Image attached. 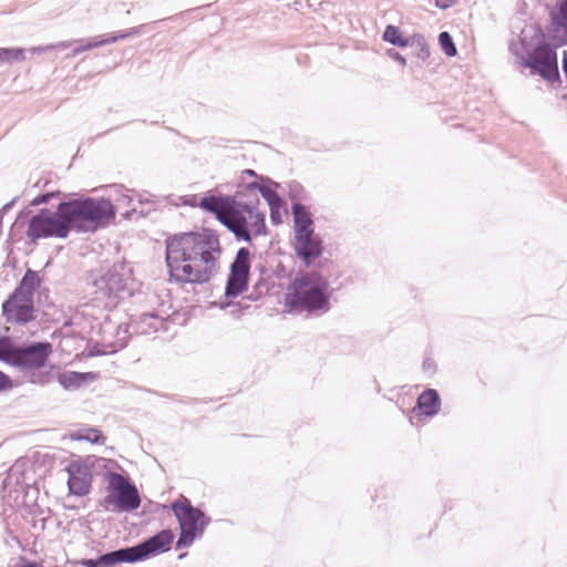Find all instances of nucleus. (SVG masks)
I'll list each match as a JSON object with an SVG mask.
<instances>
[{
  "label": "nucleus",
  "mask_w": 567,
  "mask_h": 567,
  "mask_svg": "<svg viewBox=\"0 0 567 567\" xmlns=\"http://www.w3.org/2000/svg\"><path fill=\"white\" fill-rule=\"evenodd\" d=\"M165 260L172 281L192 285L208 282L217 271L221 247L217 233L200 228L168 236Z\"/></svg>",
  "instance_id": "f257e3e1"
},
{
  "label": "nucleus",
  "mask_w": 567,
  "mask_h": 567,
  "mask_svg": "<svg viewBox=\"0 0 567 567\" xmlns=\"http://www.w3.org/2000/svg\"><path fill=\"white\" fill-rule=\"evenodd\" d=\"M542 39L532 50L526 48L525 39L512 41L509 51L517 62L529 69L532 75L555 82L559 80L557 48L567 44V0H559L550 11V24L546 35L540 31Z\"/></svg>",
  "instance_id": "f03ea898"
},
{
  "label": "nucleus",
  "mask_w": 567,
  "mask_h": 567,
  "mask_svg": "<svg viewBox=\"0 0 567 567\" xmlns=\"http://www.w3.org/2000/svg\"><path fill=\"white\" fill-rule=\"evenodd\" d=\"M331 297L332 289L322 275L299 272L287 287L284 305L289 315L320 317L330 311Z\"/></svg>",
  "instance_id": "7ed1b4c3"
},
{
  "label": "nucleus",
  "mask_w": 567,
  "mask_h": 567,
  "mask_svg": "<svg viewBox=\"0 0 567 567\" xmlns=\"http://www.w3.org/2000/svg\"><path fill=\"white\" fill-rule=\"evenodd\" d=\"M63 224L71 231L94 233L111 224L116 216V207L109 198L80 196L59 203Z\"/></svg>",
  "instance_id": "20e7f679"
},
{
  "label": "nucleus",
  "mask_w": 567,
  "mask_h": 567,
  "mask_svg": "<svg viewBox=\"0 0 567 567\" xmlns=\"http://www.w3.org/2000/svg\"><path fill=\"white\" fill-rule=\"evenodd\" d=\"M51 354L52 344L48 341L14 343L9 365L17 368L29 382L43 385L52 378L50 370H43Z\"/></svg>",
  "instance_id": "39448f33"
},
{
  "label": "nucleus",
  "mask_w": 567,
  "mask_h": 567,
  "mask_svg": "<svg viewBox=\"0 0 567 567\" xmlns=\"http://www.w3.org/2000/svg\"><path fill=\"white\" fill-rule=\"evenodd\" d=\"M171 529H162L134 546L118 548L99 556L100 567H114L118 564H135L171 549L174 540Z\"/></svg>",
  "instance_id": "423d86ee"
},
{
  "label": "nucleus",
  "mask_w": 567,
  "mask_h": 567,
  "mask_svg": "<svg viewBox=\"0 0 567 567\" xmlns=\"http://www.w3.org/2000/svg\"><path fill=\"white\" fill-rule=\"evenodd\" d=\"M252 202L243 205L233 200L224 225L238 241L251 243L252 237L267 234L266 215L261 210H252Z\"/></svg>",
  "instance_id": "0eeeda50"
},
{
  "label": "nucleus",
  "mask_w": 567,
  "mask_h": 567,
  "mask_svg": "<svg viewBox=\"0 0 567 567\" xmlns=\"http://www.w3.org/2000/svg\"><path fill=\"white\" fill-rule=\"evenodd\" d=\"M106 482V495L101 501L104 509L114 513H132L141 506V496L136 485L128 475L106 471L103 475Z\"/></svg>",
  "instance_id": "6e6552de"
},
{
  "label": "nucleus",
  "mask_w": 567,
  "mask_h": 567,
  "mask_svg": "<svg viewBox=\"0 0 567 567\" xmlns=\"http://www.w3.org/2000/svg\"><path fill=\"white\" fill-rule=\"evenodd\" d=\"M29 215L30 210L28 208L20 210L12 225V229L23 226L28 221L27 236L32 243H37L41 238L65 239L68 237V228L63 224L58 207L55 212L49 208H41L30 218Z\"/></svg>",
  "instance_id": "1a4fd4ad"
},
{
  "label": "nucleus",
  "mask_w": 567,
  "mask_h": 567,
  "mask_svg": "<svg viewBox=\"0 0 567 567\" xmlns=\"http://www.w3.org/2000/svg\"><path fill=\"white\" fill-rule=\"evenodd\" d=\"M171 509L181 529L176 542V549L189 547L195 539L203 536L206 526L210 523V517L200 508L193 506L186 497L175 499L171 504Z\"/></svg>",
  "instance_id": "9d476101"
},
{
  "label": "nucleus",
  "mask_w": 567,
  "mask_h": 567,
  "mask_svg": "<svg viewBox=\"0 0 567 567\" xmlns=\"http://www.w3.org/2000/svg\"><path fill=\"white\" fill-rule=\"evenodd\" d=\"M127 277L114 266L93 276L92 287L96 299L115 300L126 290Z\"/></svg>",
  "instance_id": "9b49d317"
},
{
  "label": "nucleus",
  "mask_w": 567,
  "mask_h": 567,
  "mask_svg": "<svg viewBox=\"0 0 567 567\" xmlns=\"http://www.w3.org/2000/svg\"><path fill=\"white\" fill-rule=\"evenodd\" d=\"M32 472V468H28L27 460L19 458L12 464L1 486V496L6 505L12 504L14 495L21 492V486H24L28 481H32V477L29 476Z\"/></svg>",
  "instance_id": "f8f14e48"
},
{
  "label": "nucleus",
  "mask_w": 567,
  "mask_h": 567,
  "mask_svg": "<svg viewBox=\"0 0 567 567\" xmlns=\"http://www.w3.org/2000/svg\"><path fill=\"white\" fill-rule=\"evenodd\" d=\"M292 247L296 257L306 266L309 267L322 256L323 239L317 234H306L293 236Z\"/></svg>",
  "instance_id": "ddd939ff"
},
{
  "label": "nucleus",
  "mask_w": 567,
  "mask_h": 567,
  "mask_svg": "<svg viewBox=\"0 0 567 567\" xmlns=\"http://www.w3.org/2000/svg\"><path fill=\"white\" fill-rule=\"evenodd\" d=\"M33 298L18 297L11 293L2 303V315L8 322L27 324L34 319Z\"/></svg>",
  "instance_id": "4468645a"
},
{
  "label": "nucleus",
  "mask_w": 567,
  "mask_h": 567,
  "mask_svg": "<svg viewBox=\"0 0 567 567\" xmlns=\"http://www.w3.org/2000/svg\"><path fill=\"white\" fill-rule=\"evenodd\" d=\"M69 492L75 496H85L91 491L92 468L91 465L81 462H72L66 467Z\"/></svg>",
  "instance_id": "2eb2a0df"
},
{
  "label": "nucleus",
  "mask_w": 567,
  "mask_h": 567,
  "mask_svg": "<svg viewBox=\"0 0 567 567\" xmlns=\"http://www.w3.org/2000/svg\"><path fill=\"white\" fill-rule=\"evenodd\" d=\"M291 215L293 219V236L313 234L315 221L312 213L305 204H291Z\"/></svg>",
  "instance_id": "dca6fc26"
},
{
  "label": "nucleus",
  "mask_w": 567,
  "mask_h": 567,
  "mask_svg": "<svg viewBox=\"0 0 567 567\" xmlns=\"http://www.w3.org/2000/svg\"><path fill=\"white\" fill-rule=\"evenodd\" d=\"M233 203L230 195H205L200 198L198 206L215 215L216 219L221 224L224 217Z\"/></svg>",
  "instance_id": "f3484780"
},
{
  "label": "nucleus",
  "mask_w": 567,
  "mask_h": 567,
  "mask_svg": "<svg viewBox=\"0 0 567 567\" xmlns=\"http://www.w3.org/2000/svg\"><path fill=\"white\" fill-rule=\"evenodd\" d=\"M441 409V398L435 389L424 390L417 398L413 412L419 410L420 414L429 417L435 416Z\"/></svg>",
  "instance_id": "a211bd4d"
},
{
  "label": "nucleus",
  "mask_w": 567,
  "mask_h": 567,
  "mask_svg": "<svg viewBox=\"0 0 567 567\" xmlns=\"http://www.w3.org/2000/svg\"><path fill=\"white\" fill-rule=\"evenodd\" d=\"M250 274L229 269L225 286L226 298H237L248 289Z\"/></svg>",
  "instance_id": "6ab92c4d"
},
{
  "label": "nucleus",
  "mask_w": 567,
  "mask_h": 567,
  "mask_svg": "<svg viewBox=\"0 0 567 567\" xmlns=\"http://www.w3.org/2000/svg\"><path fill=\"white\" fill-rule=\"evenodd\" d=\"M39 497V488L35 486V482L32 478V481H28V483H24V486H21V492L14 495V499L12 501V504H10V507H27L32 509L35 506H39L37 503V499Z\"/></svg>",
  "instance_id": "aec40b11"
},
{
  "label": "nucleus",
  "mask_w": 567,
  "mask_h": 567,
  "mask_svg": "<svg viewBox=\"0 0 567 567\" xmlns=\"http://www.w3.org/2000/svg\"><path fill=\"white\" fill-rule=\"evenodd\" d=\"M271 184L272 182L268 177H260V182H258V187H256V193H259L268 203L269 208L271 209V220L274 223H278V220H276L274 210L281 207L282 199L280 198L278 193L271 187Z\"/></svg>",
  "instance_id": "412c9836"
},
{
  "label": "nucleus",
  "mask_w": 567,
  "mask_h": 567,
  "mask_svg": "<svg viewBox=\"0 0 567 567\" xmlns=\"http://www.w3.org/2000/svg\"><path fill=\"white\" fill-rule=\"evenodd\" d=\"M40 285L41 279L38 272L32 269H28L12 293L14 295V298H33L34 292L40 287Z\"/></svg>",
  "instance_id": "4be33fe9"
},
{
  "label": "nucleus",
  "mask_w": 567,
  "mask_h": 567,
  "mask_svg": "<svg viewBox=\"0 0 567 567\" xmlns=\"http://www.w3.org/2000/svg\"><path fill=\"white\" fill-rule=\"evenodd\" d=\"M256 187H258L257 181L247 183L243 189H239L234 195H230V198L240 205L252 202V210H259L258 206L260 204V199L256 193Z\"/></svg>",
  "instance_id": "5701e85b"
},
{
  "label": "nucleus",
  "mask_w": 567,
  "mask_h": 567,
  "mask_svg": "<svg viewBox=\"0 0 567 567\" xmlns=\"http://www.w3.org/2000/svg\"><path fill=\"white\" fill-rule=\"evenodd\" d=\"M165 326V320L159 316L147 312L143 313L140 317V320L136 323V332L142 334H148L151 332H156L163 329Z\"/></svg>",
  "instance_id": "b1692460"
},
{
  "label": "nucleus",
  "mask_w": 567,
  "mask_h": 567,
  "mask_svg": "<svg viewBox=\"0 0 567 567\" xmlns=\"http://www.w3.org/2000/svg\"><path fill=\"white\" fill-rule=\"evenodd\" d=\"M92 378L93 374L91 372L68 371L59 377V382L65 390H74Z\"/></svg>",
  "instance_id": "393cba45"
},
{
  "label": "nucleus",
  "mask_w": 567,
  "mask_h": 567,
  "mask_svg": "<svg viewBox=\"0 0 567 567\" xmlns=\"http://www.w3.org/2000/svg\"><path fill=\"white\" fill-rule=\"evenodd\" d=\"M251 268V252L247 247H240L234 260L230 264L229 269L235 271H243L250 274Z\"/></svg>",
  "instance_id": "a878e982"
},
{
  "label": "nucleus",
  "mask_w": 567,
  "mask_h": 567,
  "mask_svg": "<svg viewBox=\"0 0 567 567\" xmlns=\"http://www.w3.org/2000/svg\"><path fill=\"white\" fill-rule=\"evenodd\" d=\"M382 39L383 41L395 47L405 48L409 45V40L404 38L401 30L393 24H389L385 27L382 34Z\"/></svg>",
  "instance_id": "bb28decb"
},
{
  "label": "nucleus",
  "mask_w": 567,
  "mask_h": 567,
  "mask_svg": "<svg viewBox=\"0 0 567 567\" xmlns=\"http://www.w3.org/2000/svg\"><path fill=\"white\" fill-rule=\"evenodd\" d=\"M32 517V527L37 532H43L47 527V523L51 519L50 511H44L40 506H35L29 511Z\"/></svg>",
  "instance_id": "cd10ccee"
},
{
  "label": "nucleus",
  "mask_w": 567,
  "mask_h": 567,
  "mask_svg": "<svg viewBox=\"0 0 567 567\" xmlns=\"http://www.w3.org/2000/svg\"><path fill=\"white\" fill-rule=\"evenodd\" d=\"M287 188L288 197L291 200V204H302L303 200L308 199V192L300 183L292 181L287 184Z\"/></svg>",
  "instance_id": "c85d7f7f"
},
{
  "label": "nucleus",
  "mask_w": 567,
  "mask_h": 567,
  "mask_svg": "<svg viewBox=\"0 0 567 567\" xmlns=\"http://www.w3.org/2000/svg\"><path fill=\"white\" fill-rule=\"evenodd\" d=\"M24 50L21 48H0V63L23 61Z\"/></svg>",
  "instance_id": "c756f323"
},
{
  "label": "nucleus",
  "mask_w": 567,
  "mask_h": 567,
  "mask_svg": "<svg viewBox=\"0 0 567 567\" xmlns=\"http://www.w3.org/2000/svg\"><path fill=\"white\" fill-rule=\"evenodd\" d=\"M439 44L446 56L452 58L457 54L456 45L447 31H442L439 34Z\"/></svg>",
  "instance_id": "7c9ffc66"
},
{
  "label": "nucleus",
  "mask_w": 567,
  "mask_h": 567,
  "mask_svg": "<svg viewBox=\"0 0 567 567\" xmlns=\"http://www.w3.org/2000/svg\"><path fill=\"white\" fill-rule=\"evenodd\" d=\"M75 440H85L91 443H102L104 441L103 433L97 429H85L83 432L79 431L73 436Z\"/></svg>",
  "instance_id": "2f4dec72"
},
{
  "label": "nucleus",
  "mask_w": 567,
  "mask_h": 567,
  "mask_svg": "<svg viewBox=\"0 0 567 567\" xmlns=\"http://www.w3.org/2000/svg\"><path fill=\"white\" fill-rule=\"evenodd\" d=\"M134 200H136L140 205L144 204H154V196L151 194H136L133 196L123 195L122 198H118L117 202L120 204L131 205Z\"/></svg>",
  "instance_id": "473e14b6"
},
{
  "label": "nucleus",
  "mask_w": 567,
  "mask_h": 567,
  "mask_svg": "<svg viewBox=\"0 0 567 567\" xmlns=\"http://www.w3.org/2000/svg\"><path fill=\"white\" fill-rule=\"evenodd\" d=\"M14 342L8 337H0V361L9 364Z\"/></svg>",
  "instance_id": "72a5a7b5"
},
{
  "label": "nucleus",
  "mask_w": 567,
  "mask_h": 567,
  "mask_svg": "<svg viewBox=\"0 0 567 567\" xmlns=\"http://www.w3.org/2000/svg\"><path fill=\"white\" fill-rule=\"evenodd\" d=\"M138 31H140V28H131V29H128L126 31L118 32L115 35H112V37L104 38V39L100 40L99 44L102 47V45H105V44L115 43L118 40H123V39H126V38H128L131 35L137 34Z\"/></svg>",
  "instance_id": "f704fd0d"
},
{
  "label": "nucleus",
  "mask_w": 567,
  "mask_h": 567,
  "mask_svg": "<svg viewBox=\"0 0 567 567\" xmlns=\"http://www.w3.org/2000/svg\"><path fill=\"white\" fill-rule=\"evenodd\" d=\"M60 194L61 193L59 190H52V192H47V193L40 194V195L35 196L30 202V206H40L42 204H47L51 199L59 197Z\"/></svg>",
  "instance_id": "c9c22d12"
},
{
  "label": "nucleus",
  "mask_w": 567,
  "mask_h": 567,
  "mask_svg": "<svg viewBox=\"0 0 567 567\" xmlns=\"http://www.w3.org/2000/svg\"><path fill=\"white\" fill-rule=\"evenodd\" d=\"M121 332H123V334H124V337H121L118 339V342H121V343L118 344L117 348L112 349L110 352H116L117 349H122V348H124L126 346V334L128 333V326L127 324H120L118 328H117V336H120Z\"/></svg>",
  "instance_id": "e433bc0d"
},
{
  "label": "nucleus",
  "mask_w": 567,
  "mask_h": 567,
  "mask_svg": "<svg viewBox=\"0 0 567 567\" xmlns=\"http://www.w3.org/2000/svg\"><path fill=\"white\" fill-rule=\"evenodd\" d=\"M99 47H101L99 44V41L87 42L84 45H80V47L74 48L73 51H72V56H76V55H79L80 53H82L84 51H87V50H91V49H94V48H99Z\"/></svg>",
  "instance_id": "4c0bfd02"
},
{
  "label": "nucleus",
  "mask_w": 567,
  "mask_h": 567,
  "mask_svg": "<svg viewBox=\"0 0 567 567\" xmlns=\"http://www.w3.org/2000/svg\"><path fill=\"white\" fill-rule=\"evenodd\" d=\"M254 291L257 293V298H258L269 291V286L265 280L260 279L254 286Z\"/></svg>",
  "instance_id": "58836bf2"
},
{
  "label": "nucleus",
  "mask_w": 567,
  "mask_h": 567,
  "mask_svg": "<svg viewBox=\"0 0 567 567\" xmlns=\"http://www.w3.org/2000/svg\"><path fill=\"white\" fill-rule=\"evenodd\" d=\"M386 54H388L389 58H391L392 60L396 61L402 66H405V64H406L405 58L402 54H400L398 51H395L394 49L388 50Z\"/></svg>",
  "instance_id": "ea45409f"
},
{
  "label": "nucleus",
  "mask_w": 567,
  "mask_h": 567,
  "mask_svg": "<svg viewBox=\"0 0 567 567\" xmlns=\"http://www.w3.org/2000/svg\"><path fill=\"white\" fill-rule=\"evenodd\" d=\"M421 40H422V39L420 38V39H419V41H417V42H419V45H420V51H419V53H417V56H419L420 59H422V60H425V59H427V58H429V55H430V49H429V47H427L423 41H421Z\"/></svg>",
  "instance_id": "a19ab883"
},
{
  "label": "nucleus",
  "mask_w": 567,
  "mask_h": 567,
  "mask_svg": "<svg viewBox=\"0 0 567 567\" xmlns=\"http://www.w3.org/2000/svg\"><path fill=\"white\" fill-rule=\"evenodd\" d=\"M456 3V0H434V4L436 8L446 10L453 7Z\"/></svg>",
  "instance_id": "79ce46f5"
},
{
  "label": "nucleus",
  "mask_w": 567,
  "mask_h": 567,
  "mask_svg": "<svg viewBox=\"0 0 567 567\" xmlns=\"http://www.w3.org/2000/svg\"><path fill=\"white\" fill-rule=\"evenodd\" d=\"M11 385V381H10V378L0 371V392L10 388Z\"/></svg>",
  "instance_id": "37998d69"
},
{
  "label": "nucleus",
  "mask_w": 567,
  "mask_h": 567,
  "mask_svg": "<svg viewBox=\"0 0 567 567\" xmlns=\"http://www.w3.org/2000/svg\"><path fill=\"white\" fill-rule=\"evenodd\" d=\"M84 567H100L99 557L96 558H84L80 561Z\"/></svg>",
  "instance_id": "c03bdc74"
},
{
  "label": "nucleus",
  "mask_w": 567,
  "mask_h": 567,
  "mask_svg": "<svg viewBox=\"0 0 567 567\" xmlns=\"http://www.w3.org/2000/svg\"><path fill=\"white\" fill-rule=\"evenodd\" d=\"M106 354L105 350H102L99 346H94L89 349V357H96Z\"/></svg>",
  "instance_id": "a18cd8bd"
},
{
  "label": "nucleus",
  "mask_w": 567,
  "mask_h": 567,
  "mask_svg": "<svg viewBox=\"0 0 567 567\" xmlns=\"http://www.w3.org/2000/svg\"><path fill=\"white\" fill-rule=\"evenodd\" d=\"M422 367L424 371H433L435 370V362L432 359L426 358L424 359Z\"/></svg>",
  "instance_id": "49530a36"
},
{
  "label": "nucleus",
  "mask_w": 567,
  "mask_h": 567,
  "mask_svg": "<svg viewBox=\"0 0 567 567\" xmlns=\"http://www.w3.org/2000/svg\"><path fill=\"white\" fill-rule=\"evenodd\" d=\"M19 199V197H14L11 202L7 203L6 205H3L2 209L0 212H2V214L9 212L13 206L14 204L17 203V200Z\"/></svg>",
  "instance_id": "de8ad7c7"
},
{
  "label": "nucleus",
  "mask_w": 567,
  "mask_h": 567,
  "mask_svg": "<svg viewBox=\"0 0 567 567\" xmlns=\"http://www.w3.org/2000/svg\"><path fill=\"white\" fill-rule=\"evenodd\" d=\"M52 49H54V44H49L47 47H34L31 50L34 53H41V52H44V51H48V50H52Z\"/></svg>",
  "instance_id": "09e8293b"
},
{
  "label": "nucleus",
  "mask_w": 567,
  "mask_h": 567,
  "mask_svg": "<svg viewBox=\"0 0 567 567\" xmlns=\"http://www.w3.org/2000/svg\"><path fill=\"white\" fill-rule=\"evenodd\" d=\"M244 175H248V176H252L256 178L257 182H260V177H258V175L255 173V171L252 169H245L243 172Z\"/></svg>",
  "instance_id": "8fccbe9b"
},
{
  "label": "nucleus",
  "mask_w": 567,
  "mask_h": 567,
  "mask_svg": "<svg viewBox=\"0 0 567 567\" xmlns=\"http://www.w3.org/2000/svg\"><path fill=\"white\" fill-rule=\"evenodd\" d=\"M134 214H136V208H135V207H133L132 209H130V210L125 212V213L123 214V217H124L125 219H132V217H133V215H134Z\"/></svg>",
  "instance_id": "3c124183"
},
{
  "label": "nucleus",
  "mask_w": 567,
  "mask_h": 567,
  "mask_svg": "<svg viewBox=\"0 0 567 567\" xmlns=\"http://www.w3.org/2000/svg\"><path fill=\"white\" fill-rule=\"evenodd\" d=\"M70 44V42H60L58 44H54V48H68Z\"/></svg>",
  "instance_id": "603ef678"
},
{
  "label": "nucleus",
  "mask_w": 567,
  "mask_h": 567,
  "mask_svg": "<svg viewBox=\"0 0 567 567\" xmlns=\"http://www.w3.org/2000/svg\"><path fill=\"white\" fill-rule=\"evenodd\" d=\"M147 214H148V212H144V210H141V212H140V215H141V216H146Z\"/></svg>",
  "instance_id": "864d4df0"
}]
</instances>
